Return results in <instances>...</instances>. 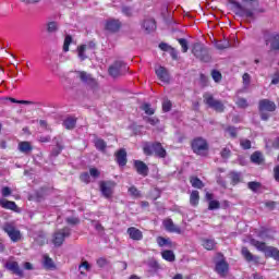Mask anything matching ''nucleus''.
Masks as SVG:
<instances>
[{"mask_svg": "<svg viewBox=\"0 0 279 279\" xmlns=\"http://www.w3.org/2000/svg\"><path fill=\"white\" fill-rule=\"evenodd\" d=\"M143 151L145 156H157V158H167V150L162 147V144L156 143H144Z\"/></svg>", "mask_w": 279, "mask_h": 279, "instance_id": "f257e3e1", "label": "nucleus"}, {"mask_svg": "<svg viewBox=\"0 0 279 279\" xmlns=\"http://www.w3.org/2000/svg\"><path fill=\"white\" fill-rule=\"evenodd\" d=\"M192 53L201 62H210L211 60L210 52L208 51V48L204 46V44H194L192 48Z\"/></svg>", "mask_w": 279, "mask_h": 279, "instance_id": "f03ea898", "label": "nucleus"}, {"mask_svg": "<svg viewBox=\"0 0 279 279\" xmlns=\"http://www.w3.org/2000/svg\"><path fill=\"white\" fill-rule=\"evenodd\" d=\"M2 230L3 232H5V234H8L12 243H19V241L23 239V235L21 234V230L16 228V225L14 222H5L2 226Z\"/></svg>", "mask_w": 279, "mask_h": 279, "instance_id": "7ed1b4c3", "label": "nucleus"}, {"mask_svg": "<svg viewBox=\"0 0 279 279\" xmlns=\"http://www.w3.org/2000/svg\"><path fill=\"white\" fill-rule=\"evenodd\" d=\"M203 98L204 104L208 106V108H211V110H215L216 112H223V110H226V105H223L221 100H217L213 94L205 93Z\"/></svg>", "mask_w": 279, "mask_h": 279, "instance_id": "20e7f679", "label": "nucleus"}, {"mask_svg": "<svg viewBox=\"0 0 279 279\" xmlns=\"http://www.w3.org/2000/svg\"><path fill=\"white\" fill-rule=\"evenodd\" d=\"M192 149L197 156H204L208 151V142L204 137H196L192 142Z\"/></svg>", "mask_w": 279, "mask_h": 279, "instance_id": "39448f33", "label": "nucleus"}, {"mask_svg": "<svg viewBox=\"0 0 279 279\" xmlns=\"http://www.w3.org/2000/svg\"><path fill=\"white\" fill-rule=\"evenodd\" d=\"M128 64L123 61H116L111 66H109V75H111V77H119V75L128 73Z\"/></svg>", "mask_w": 279, "mask_h": 279, "instance_id": "423d86ee", "label": "nucleus"}, {"mask_svg": "<svg viewBox=\"0 0 279 279\" xmlns=\"http://www.w3.org/2000/svg\"><path fill=\"white\" fill-rule=\"evenodd\" d=\"M68 236H71V229L69 227L58 230L57 232H54L52 238L53 245L56 247H60V245L64 243V239H68Z\"/></svg>", "mask_w": 279, "mask_h": 279, "instance_id": "0eeeda50", "label": "nucleus"}, {"mask_svg": "<svg viewBox=\"0 0 279 279\" xmlns=\"http://www.w3.org/2000/svg\"><path fill=\"white\" fill-rule=\"evenodd\" d=\"M231 4L233 5V8L235 10V14L238 16H242L244 19H254V11L243 7V4H241V2L233 0V1H231Z\"/></svg>", "mask_w": 279, "mask_h": 279, "instance_id": "6e6552de", "label": "nucleus"}, {"mask_svg": "<svg viewBox=\"0 0 279 279\" xmlns=\"http://www.w3.org/2000/svg\"><path fill=\"white\" fill-rule=\"evenodd\" d=\"M114 186H117V183L114 181L99 182L100 192L107 199H110V197H112V193H114Z\"/></svg>", "mask_w": 279, "mask_h": 279, "instance_id": "1a4fd4ad", "label": "nucleus"}, {"mask_svg": "<svg viewBox=\"0 0 279 279\" xmlns=\"http://www.w3.org/2000/svg\"><path fill=\"white\" fill-rule=\"evenodd\" d=\"M76 77L83 82V84H87V86H92V88H95L97 86V81L85 71L76 72Z\"/></svg>", "mask_w": 279, "mask_h": 279, "instance_id": "9d476101", "label": "nucleus"}, {"mask_svg": "<svg viewBox=\"0 0 279 279\" xmlns=\"http://www.w3.org/2000/svg\"><path fill=\"white\" fill-rule=\"evenodd\" d=\"M134 169L138 173V175H143V178H147V175H149V167H147L146 162L135 160Z\"/></svg>", "mask_w": 279, "mask_h": 279, "instance_id": "9b49d317", "label": "nucleus"}, {"mask_svg": "<svg viewBox=\"0 0 279 279\" xmlns=\"http://www.w3.org/2000/svg\"><path fill=\"white\" fill-rule=\"evenodd\" d=\"M276 110V104L269 99H263L259 101V112H274Z\"/></svg>", "mask_w": 279, "mask_h": 279, "instance_id": "f8f14e48", "label": "nucleus"}, {"mask_svg": "<svg viewBox=\"0 0 279 279\" xmlns=\"http://www.w3.org/2000/svg\"><path fill=\"white\" fill-rule=\"evenodd\" d=\"M116 161L120 167H125L128 165V151L124 148H121L116 153Z\"/></svg>", "mask_w": 279, "mask_h": 279, "instance_id": "ddd939ff", "label": "nucleus"}, {"mask_svg": "<svg viewBox=\"0 0 279 279\" xmlns=\"http://www.w3.org/2000/svg\"><path fill=\"white\" fill-rule=\"evenodd\" d=\"M126 234H129L132 241H143V231L136 229V227H131L126 230Z\"/></svg>", "mask_w": 279, "mask_h": 279, "instance_id": "4468645a", "label": "nucleus"}, {"mask_svg": "<svg viewBox=\"0 0 279 279\" xmlns=\"http://www.w3.org/2000/svg\"><path fill=\"white\" fill-rule=\"evenodd\" d=\"M266 45L270 46L272 51H279V35H269L268 38H266Z\"/></svg>", "mask_w": 279, "mask_h": 279, "instance_id": "2eb2a0df", "label": "nucleus"}, {"mask_svg": "<svg viewBox=\"0 0 279 279\" xmlns=\"http://www.w3.org/2000/svg\"><path fill=\"white\" fill-rule=\"evenodd\" d=\"M163 227L166 228L167 232H174L175 234H182V229L175 223H173V220L171 219H166L163 221Z\"/></svg>", "mask_w": 279, "mask_h": 279, "instance_id": "dca6fc26", "label": "nucleus"}, {"mask_svg": "<svg viewBox=\"0 0 279 279\" xmlns=\"http://www.w3.org/2000/svg\"><path fill=\"white\" fill-rule=\"evenodd\" d=\"M142 27L146 34H151V32H156V21L153 19H146L143 21Z\"/></svg>", "mask_w": 279, "mask_h": 279, "instance_id": "f3484780", "label": "nucleus"}, {"mask_svg": "<svg viewBox=\"0 0 279 279\" xmlns=\"http://www.w3.org/2000/svg\"><path fill=\"white\" fill-rule=\"evenodd\" d=\"M0 206L5 208V210H13L14 213H19V206L15 202L8 201L5 198L0 199Z\"/></svg>", "mask_w": 279, "mask_h": 279, "instance_id": "a211bd4d", "label": "nucleus"}, {"mask_svg": "<svg viewBox=\"0 0 279 279\" xmlns=\"http://www.w3.org/2000/svg\"><path fill=\"white\" fill-rule=\"evenodd\" d=\"M5 267L9 271H12V274H15V276H23V269H21V267H19V263L8 262L5 264Z\"/></svg>", "mask_w": 279, "mask_h": 279, "instance_id": "6ab92c4d", "label": "nucleus"}, {"mask_svg": "<svg viewBox=\"0 0 279 279\" xmlns=\"http://www.w3.org/2000/svg\"><path fill=\"white\" fill-rule=\"evenodd\" d=\"M250 243L251 245H253V247H256L258 252H264L265 254H267V250L269 248V246H267L265 242H260L256 239H251Z\"/></svg>", "mask_w": 279, "mask_h": 279, "instance_id": "aec40b11", "label": "nucleus"}, {"mask_svg": "<svg viewBox=\"0 0 279 279\" xmlns=\"http://www.w3.org/2000/svg\"><path fill=\"white\" fill-rule=\"evenodd\" d=\"M251 162H253V165H264L265 156H263V153L256 150L251 155Z\"/></svg>", "mask_w": 279, "mask_h": 279, "instance_id": "412c9836", "label": "nucleus"}, {"mask_svg": "<svg viewBox=\"0 0 279 279\" xmlns=\"http://www.w3.org/2000/svg\"><path fill=\"white\" fill-rule=\"evenodd\" d=\"M216 271L219 276H226L228 274V263L220 260L216 264Z\"/></svg>", "mask_w": 279, "mask_h": 279, "instance_id": "4be33fe9", "label": "nucleus"}, {"mask_svg": "<svg viewBox=\"0 0 279 279\" xmlns=\"http://www.w3.org/2000/svg\"><path fill=\"white\" fill-rule=\"evenodd\" d=\"M156 75L161 82H169V73L167 72V69L159 66L156 70Z\"/></svg>", "mask_w": 279, "mask_h": 279, "instance_id": "5701e85b", "label": "nucleus"}, {"mask_svg": "<svg viewBox=\"0 0 279 279\" xmlns=\"http://www.w3.org/2000/svg\"><path fill=\"white\" fill-rule=\"evenodd\" d=\"M120 27L121 23L117 20H111L106 23V29H108V32H119Z\"/></svg>", "mask_w": 279, "mask_h": 279, "instance_id": "b1692460", "label": "nucleus"}, {"mask_svg": "<svg viewBox=\"0 0 279 279\" xmlns=\"http://www.w3.org/2000/svg\"><path fill=\"white\" fill-rule=\"evenodd\" d=\"M157 245H159V247H173L174 246L171 239L162 238V236L157 238Z\"/></svg>", "mask_w": 279, "mask_h": 279, "instance_id": "393cba45", "label": "nucleus"}, {"mask_svg": "<svg viewBox=\"0 0 279 279\" xmlns=\"http://www.w3.org/2000/svg\"><path fill=\"white\" fill-rule=\"evenodd\" d=\"M17 148L22 154H31L32 149H34L29 142H20Z\"/></svg>", "mask_w": 279, "mask_h": 279, "instance_id": "a878e982", "label": "nucleus"}, {"mask_svg": "<svg viewBox=\"0 0 279 279\" xmlns=\"http://www.w3.org/2000/svg\"><path fill=\"white\" fill-rule=\"evenodd\" d=\"M76 124H77V119L73 117H69L63 121V126L65 130H73L75 129Z\"/></svg>", "mask_w": 279, "mask_h": 279, "instance_id": "bb28decb", "label": "nucleus"}, {"mask_svg": "<svg viewBox=\"0 0 279 279\" xmlns=\"http://www.w3.org/2000/svg\"><path fill=\"white\" fill-rule=\"evenodd\" d=\"M161 257L163 258V260H167L168 263L175 262V253H173V251L170 250L161 252Z\"/></svg>", "mask_w": 279, "mask_h": 279, "instance_id": "cd10ccee", "label": "nucleus"}, {"mask_svg": "<svg viewBox=\"0 0 279 279\" xmlns=\"http://www.w3.org/2000/svg\"><path fill=\"white\" fill-rule=\"evenodd\" d=\"M265 256L279 260V250L274 246H268Z\"/></svg>", "mask_w": 279, "mask_h": 279, "instance_id": "c85d7f7f", "label": "nucleus"}, {"mask_svg": "<svg viewBox=\"0 0 279 279\" xmlns=\"http://www.w3.org/2000/svg\"><path fill=\"white\" fill-rule=\"evenodd\" d=\"M86 53H88V46L82 45L77 47V56L80 60L82 61L86 60V58H88Z\"/></svg>", "mask_w": 279, "mask_h": 279, "instance_id": "c756f323", "label": "nucleus"}, {"mask_svg": "<svg viewBox=\"0 0 279 279\" xmlns=\"http://www.w3.org/2000/svg\"><path fill=\"white\" fill-rule=\"evenodd\" d=\"M242 256H244L245 260H247L248 263H252V260H258L257 256H254L250 250H247V247H242Z\"/></svg>", "mask_w": 279, "mask_h": 279, "instance_id": "7c9ffc66", "label": "nucleus"}, {"mask_svg": "<svg viewBox=\"0 0 279 279\" xmlns=\"http://www.w3.org/2000/svg\"><path fill=\"white\" fill-rule=\"evenodd\" d=\"M215 47L219 51H223V49H230V41L228 39L218 40L216 41Z\"/></svg>", "mask_w": 279, "mask_h": 279, "instance_id": "2f4dec72", "label": "nucleus"}, {"mask_svg": "<svg viewBox=\"0 0 279 279\" xmlns=\"http://www.w3.org/2000/svg\"><path fill=\"white\" fill-rule=\"evenodd\" d=\"M203 247L208 251L215 250V247H217V242L213 239H204Z\"/></svg>", "mask_w": 279, "mask_h": 279, "instance_id": "473e14b6", "label": "nucleus"}, {"mask_svg": "<svg viewBox=\"0 0 279 279\" xmlns=\"http://www.w3.org/2000/svg\"><path fill=\"white\" fill-rule=\"evenodd\" d=\"M191 206H197L199 204V192L197 190L192 191L190 195Z\"/></svg>", "mask_w": 279, "mask_h": 279, "instance_id": "72a5a7b5", "label": "nucleus"}, {"mask_svg": "<svg viewBox=\"0 0 279 279\" xmlns=\"http://www.w3.org/2000/svg\"><path fill=\"white\" fill-rule=\"evenodd\" d=\"M58 29H60L58 22H48L46 24V31L48 32V34H56Z\"/></svg>", "mask_w": 279, "mask_h": 279, "instance_id": "f704fd0d", "label": "nucleus"}, {"mask_svg": "<svg viewBox=\"0 0 279 279\" xmlns=\"http://www.w3.org/2000/svg\"><path fill=\"white\" fill-rule=\"evenodd\" d=\"M44 267L46 269H56V264L53 263V259L49 257L48 255H44Z\"/></svg>", "mask_w": 279, "mask_h": 279, "instance_id": "c9c22d12", "label": "nucleus"}, {"mask_svg": "<svg viewBox=\"0 0 279 279\" xmlns=\"http://www.w3.org/2000/svg\"><path fill=\"white\" fill-rule=\"evenodd\" d=\"M190 182H191L193 189H204V182L202 180H199V178H197V177H192L190 179Z\"/></svg>", "mask_w": 279, "mask_h": 279, "instance_id": "e433bc0d", "label": "nucleus"}, {"mask_svg": "<svg viewBox=\"0 0 279 279\" xmlns=\"http://www.w3.org/2000/svg\"><path fill=\"white\" fill-rule=\"evenodd\" d=\"M78 269H80L81 276H86V272L84 271H90V264H88V262L85 260L80 264Z\"/></svg>", "mask_w": 279, "mask_h": 279, "instance_id": "4c0bfd02", "label": "nucleus"}, {"mask_svg": "<svg viewBox=\"0 0 279 279\" xmlns=\"http://www.w3.org/2000/svg\"><path fill=\"white\" fill-rule=\"evenodd\" d=\"M229 178L232 184H239L241 182V172H230Z\"/></svg>", "mask_w": 279, "mask_h": 279, "instance_id": "58836bf2", "label": "nucleus"}, {"mask_svg": "<svg viewBox=\"0 0 279 279\" xmlns=\"http://www.w3.org/2000/svg\"><path fill=\"white\" fill-rule=\"evenodd\" d=\"M71 43H73V37H71V35H66L63 43L64 53L69 51V47H71Z\"/></svg>", "mask_w": 279, "mask_h": 279, "instance_id": "ea45409f", "label": "nucleus"}, {"mask_svg": "<svg viewBox=\"0 0 279 279\" xmlns=\"http://www.w3.org/2000/svg\"><path fill=\"white\" fill-rule=\"evenodd\" d=\"M95 147L99 151H104L107 147L106 142L104 140H96L95 141Z\"/></svg>", "mask_w": 279, "mask_h": 279, "instance_id": "a19ab883", "label": "nucleus"}, {"mask_svg": "<svg viewBox=\"0 0 279 279\" xmlns=\"http://www.w3.org/2000/svg\"><path fill=\"white\" fill-rule=\"evenodd\" d=\"M9 101H11V104H22L23 106H34V102L29 100H17L16 98H9Z\"/></svg>", "mask_w": 279, "mask_h": 279, "instance_id": "79ce46f5", "label": "nucleus"}, {"mask_svg": "<svg viewBox=\"0 0 279 279\" xmlns=\"http://www.w3.org/2000/svg\"><path fill=\"white\" fill-rule=\"evenodd\" d=\"M221 208V204L219 201H210L208 205V210H219Z\"/></svg>", "mask_w": 279, "mask_h": 279, "instance_id": "37998d69", "label": "nucleus"}, {"mask_svg": "<svg viewBox=\"0 0 279 279\" xmlns=\"http://www.w3.org/2000/svg\"><path fill=\"white\" fill-rule=\"evenodd\" d=\"M242 81H243L244 88H247V86H250L252 82V76L250 75V73H244L242 76Z\"/></svg>", "mask_w": 279, "mask_h": 279, "instance_id": "c03bdc74", "label": "nucleus"}, {"mask_svg": "<svg viewBox=\"0 0 279 279\" xmlns=\"http://www.w3.org/2000/svg\"><path fill=\"white\" fill-rule=\"evenodd\" d=\"M178 41L182 47L183 53H186V51H189V41L185 38H180Z\"/></svg>", "mask_w": 279, "mask_h": 279, "instance_id": "a18cd8bd", "label": "nucleus"}, {"mask_svg": "<svg viewBox=\"0 0 279 279\" xmlns=\"http://www.w3.org/2000/svg\"><path fill=\"white\" fill-rule=\"evenodd\" d=\"M247 186L251 191H253L254 193H256V191H258L260 189V183L259 182H248Z\"/></svg>", "mask_w": 279, "mask_h": 279, "instance_id": "49530a36", "label": "nucleus"}, {"mask_svg": "<svg viewBox=\"0 0 279 279\" xmlns=\"http://www.w3.org/2000/svg\"><path fill=\"white\" fill-rule=\"evenodd\" d=\"M235 104H236L238 108H247V106H250V104H247V99H245V98H238Z\"/></svg>", "mask_w": 279, "mask_h": 279, "instance_id": "de8ad7c7", "label": "nucleus"}, {"mask_svg": "<svg viewBox=\"0 0 279 279\" xmlns=\"http://www.w3.org/2000/svg\"><path fill=\"white\" fill-rule=\"evenodd\" d=\"M142 110H144L145 114H154L155 110L154 108H151V105L149 104H144L143 107H142Z\"/></svg>", "mask_w": 279, "mask_h": 279, "instance_id": "09e8293b", "label": "nucleus"}, {"mask_svg": "<svg viewBox=\"0 0 279 279\" xmlns=\"http://www.w3.org/2000/svg\"><path fill=\"white\" fill-rule=\"evenodd\" d=\"M171 108H172L171 100L169 99L163 100L162 102L163 112H170Z\"/></svg>", "mask_w": 279, "mask_h": 279, "instance_id": "8fccbe9b", "label": "nucleus"}, {"mask_svg": "<svg viewBox=\"0 0 279 279\" xmlns=\"http://www.w3.org/2000/svg\"><path fill=\"white\" fill-rule=\"evenodd\" d=\"M240 145L244 149H252V142L250 140H241Z\"/></svg>", "mask_w": 279, "mask_h": 279, "instance_id": "3c124183", "label": "nucleus"}, {"mask_svg": "<svg viewBox=\"0 0 279 279\" xmlns=\"http://www.w3.org/2000/svg\"><path fill=\"white\" fill-rule=\"evenodd\" d=\"M97 265L100 268L108 267L109 262H108V259H106L104 257H100V258L97 259Z\"/></svg>", "mask_w": 279, "mask_h": 279, "instance_id": "603ef678", "label": "nucleus"}, {"mask_svg": "<svg viewBox=\"0 0 279 279\" xmlns=\"http://www.w3.org/2000/svg\"><path fill=\"white\" fill-rule=\"evenodd\" d=\"M2 197H10L12 195V190L9 186H4L1 189Z\"/></svg>", "mask_w": 279, "mask_h": 279, "instance_id": "864d4df0", "label": "nucleus"}, {"mask_svg": "<svg viewBox=\"0 0 279 279\" xmlns=\"http://www.w3.org/2000/svg\"><path fill=\"white\" fill-rule=\"evenodd\" d=\"M211 77L215 82H221V72L214 70L211 72Z\"/></svg>", "mask_w": 279, "mask_h": 279, "instance_id": "5fc2aeb1", "label": "nucleus"}, {"mask_svg": "<svg viewBox=\"0 0 279 279\" xmlns=\"http://www.w3.org/2000/svg\"><path fill=\"white\" fill-rule=\"evenodd\" d=\"M129 193L130 195H133V197H138L141 195V192L138 189H136V186L129 187Z\"/></svg>", "mask_w": 279, "mask_h": 279, "instance_id": "6e6d98bb", "label": "nucleus"}, {"mask_svg": "<svg viewBox=\"0 0 279 279\" xmlns=\"http://www.w3.org/2000/svg\"><path fill=\"white\" fill-rule=\"evenodd\" d=\"M81 182H85V184H88L90 182V174L88 172H84L81 174Z\"/></svg>", "mask_w": 279, "mask_h": 279, "instance_id": "4d7b16f0", "label": "nucleus"}, {"mask_svg": "<svg viewBox=\"0 0 279 279\" xmlns=\"http://www.w3.org/2000/svg\"><path fill=\"white\" fill-rule=\"evenodd\" d=\"M227 132L230 134L231 138H236V132H238L236 128L229 126L227 129Z\"/></svg>", "mask_w": 279, "mask_h": 279, "instance_id": "13d9d810", "label": "nucleus"}, {"mask_svg": "<svg viewBox=\"0 0 279 279\" xmlns=\"http://www.w3.org/2000/svg\"><path fill=\"white\" fill-rule=\"evenodd\" d=\"M89 175L92 178H99L100 172H99V170L97 168H92V169H89Z\"/></svg>", "mask_w": 279, "mask_h": 279, "instance_id": "bf43d9fd", "label": "nucleus"}, {"mask_svg": "<svg viewBox=\"0 0 279 279\" xmlns=\"http://www.w3.org/2000/svg\"><path fill=\"white\" fill-rule=\"evenodd\" d=\"M66 222L70 223V226H77V223H80V219L75 217L66 218Z\"/></svg>", "mask_w": 279, "mask_h": 279, "instance_id": "052dcab7", "label": "nucleus"}, {"mask_svg": "<svg viewBox=\"0 0 279 279\" xmlns=\"http://www.w3.org/2000/svg\"><path fill=\"white\" fill-rule=\"evenodd\" d=\"M276 202H274V201H266L265 202V206H266V208H269V210H274V208H276Z\"/></svg>", "mask_w": 279, "mask_h": 279, "instance_id": "680f3d73", "label": "nucleus"}, {"mask_svg": "<svg viewBox=\"0 0 279 279\" xmlns=\"http://www.w3.org/2000/svg\"><path fill=\"white\" fill-rule=\"evenodd\" d=\"M145 121L150 125H158V118H145Z\"/></svg>", "mask_w": 279, "mask_h": 279, "instance_id": "e2e57ef3", "label": "nucleus"}, {"mask_svg": "<svg viewBox=\"0 0 279 279\" xmlns=\"http://www.w3.org/2000/svg\"><path fill=\"white\" fill-rule=\"evenodd\" d=\"M159 49H161V51H170L171 46H169V44L161 43L159 44Z\"/></svg>", "mask_w": 279, "mask_h": 279, "instance_id": "0e129e2a", "label": "nucleus"}, {"mask_svg": "<svg viewBox=\"0 0 279 279\" xmlns=\"http://www.w3.org/2000/svg\"><path fill=\"white\" fill-rule=\"evenodd\" d=\"M230 148H223L222 151H221V157L222 158H230Z\"/></svg>", "mask_w": 279, "mask_h": 279, "instance_id": "69168bd1", "label": "nucleus"}, {"mask_svg": "<svg viewBox=\"0 0 279 279\" xmlns=\"http://www.w3.org/2000/svg\"><path fill=\"white\" fill-rule=\"evenodd\" d=\"M274 178H275L276 182H279V166H276L274 168Z\"/></svg>", "mask_w": 279, "mask_h": 279, "instance_id": "338daca9", "label": "nucleus"}, {"mask_svg": "<svg viewBox=\"0 0 279 279\" xmlns=\"http://www.w3.org/2000/svg\"><path fill=\"white\" fill-rule=\"evenodd\" d=\"M271 84H279V72H276L272 76Z\"/></svg>", "mask_w": 279, "mask_h": 279, "instance_id": "774afa93", "label": "nucleus"}]
</instances>
